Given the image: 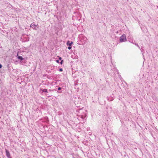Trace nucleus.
Instances as JSON below:
<instances>
[{
	"mask_svg": "<svg viewBox=\"0 0 158 158\" xmlns=\"http://www.w3.org/2000/svg\"><path fill=\"white\" fill-rule=\"evenodd\" d=\"M79 38L81 42L80 44H84L86 43L87 39L85 36L81 35L79 36Z\"/></svg>",
	"mask_w": 158,
	"mask_h": 158,
	"instance_id": "obj_1",
	"label": "nucleus"
},
{
	"mask_svg": "<svg viewBox=\"0 0 158 158\" xmlns=\"http://www.w3.org/2000/svg\"><path fill=\"white\" fill-rule=\"evenodd\" d=\"M127 41L126 36L125 34L123 35L121 37L120 39V42H123Z\"/></svg>",
	"mask_w": 158,
	"mask_h": 158,
	"instance_id": "obj_2",
	"label": "nucleus"
},
{
	"mask_svg": "<svg viewBox=\"0 0 158 158\" xmlns=\"http://www.w3.org/2000/svg\"><path fill=\"white\" fill-rule=\"evenodd\" d=\"M34 30H37V25L35 24L34 23H32L30 26Z\"/></svg>",
	"mask_w": 158,
	"mask_h": 158,
	"instance_id": "obj_3",
	"label": "nucleus"
},
{
	"mask_svg": "<svg viewBox=\"0 0 158 158\" xmlns=\"http://www.w3.org/2000/svg\"><path fill=\"white\" fill-rule=\"evenodd\" d=\"M6 152V155L8 158H11L10 157V155L9 151L6 149H5Z\"/></svg>",
	"mask_w": 158,
	"mask_h": 158,
	"instance_id": "obj_4",
	"label": "nucleus"
},
{
	"mask_svg": "<svg viewBox=\"0 0 158 158\" xmlns=\"http://www.w3.org/2000/svg\"><path fill=\"white\" fill-rule=\"evenodd\" d=\"M130 41L131 42V43H133V44H135L136 46H137V47H138L139 48V49H140V47L138 45V44H134V43H133V40H132V41H131V40H130Z\"/></svg>",
	"mask_w": 158,
	"mask_h": 158,
	"instance_id": "obj_5",
	"label": "nucleus"
},
{
	"mask_svg": "<svg viewBox=\"0 0 158 158\" xmlns=\"http://www.w3.org/2000/svg\"><path fill=\"white\" fill-rule=\"evenodd\" d=\"M73 44V42H70L69 41H68L67 43V44L69 45V46H71V44Z\"/></svg>",
	"mask_w": 158,
	"mask_h": 158,
	"instance_id": "obj_6",
	"label": "nucleus"
},
{
	"mask_svg": "<svg viewBox=\"0 0 158 158\" xmlns=\"http://www.w3.org/2000/svg\"><path fill=\"white\" fill-rule=\"evenodd\" d=\"M42 92H46V93H47L48 92V91L47 90V89H43L42 90Z\"/></svg>",
	"mask_w": 158,
	"mask_h": 158,
	"instance_id": "obj_7",
	"label": "nucleus"
},
{
	"mask_svg": "<svg viewBox=\"0 0 158 158\" xmlns=\"http://www.w3.org/2000/svg\"><path fill=\"white\" fill-rule=\"evenodd\" d=\"M18 58L21 60H23V59L22 56H19L18 57Z\"/></svg>",
	"mask_w": 158,
	"mask_h": 158,
	"instance_id": "obj_8",
	"label": "nucleus"
},
{
	"mask_svg": "<svg viewBox=\"0 0 158 158\" xmlns=\"http://www.w3.org/2000/svg\"><path fill=\"white\" fill-rule=\"evenodd\" d=\"M142 53V54L143 55V54L144 53V50L143 49H142V48H140V49Z\"/></svg>",
	"mask_w": 158,
	"mask_h": 158,
	"instance_id": "obj_9",
	"label": "nucleus"
},
{
	"mask_svg": "<svg viewBox=\"0 0 158 158\" xmlns=\"http://www.w3.org/2000/svg\"><path fill=\"white\" fill-rule=\"evenodd\" d=\"M68 48L69 50L71 49V46H69V47H68Z\"/></svg>",
	"mask_w": 158,
	"mask_h": 158,
	"instance_id": "obj_10",
	"label": "nucleus"
},
{
	"mask_svg": "<svg viewBox=\"0 0 158 158\" xmlns=\"http://www.w3.org/2000/svg\"><path fill=\"white\" fill-rule=\"evenodd\" d=\"M59 71L60 72H62L63 71V69L62 68H60L59 69Z\"/></svg>",
	"mask_w": 158,
	"mask_h": 158,
	"instance_id": "obj_11",
	"label": "nucleus"
},
{
	"mask_svg": "<svg viewBox=\"0 0 158 158\" xmlns=\"http://www.w3.org/2000/svg\"><path fill=\"white\" fill-rule=\"evenodd\" d=\"M61 87H59L58 88V90H61Z\"/></svg>",
	"mask_w": 158,
	"mask_h": 158,
	"instance_id": "obj_12",
	"label": "nucleus"
},
{
	"mask_svg": "<svg viewBox=\"0 0 158 158\" xmlns=\"http://www.w3.org/2000/svg\"><path fill=\"white\" fill-rule=\"evenodd\" d=\"M2 67V65H1V64H0V69Z\"/></svg>",
	"mask_w": 158,
	"mask_h": 158,
	"instance_id": "obj_13",
	"label": "nucleus"
},
{
	"mask_svg": "<svg viewBox=\"0 0 158 158\" xmlns=\"http://www.w3.org/2000/svg\"><path fill=\"white\" fill-rule=\"evenodd\" d=\"M58 61H58V60H56V62H58Z\"/></svg>",
	"mask_w": 158,
	"mask_h": 158,
	"instance_id": "obj_14",
	"label": "nucleus"
},
{
	"mask_svg": "<svg viewBox=\"0 0 158 158\" xmlns=\"http://www.w3.org/2000/svg\"><path fill=\"white\" fill-rule=\"evenodd\" d=\"M49 90L50 91H52V90H50V89Z\"/></svg>",
	"mask_w": 158,
	"mask_h": 158,
	"instance_id": "obj_15",
	"label": "nucleus"
},
{
	"mask_svg": "<svg viewBox=\"0 0 158 158\" xmlns=\"http://www.w3.org/2000/svg\"><path fill=\"white\" fill-rule=\"evenodd\" d=\"M62 61H61V64H62Z\"/></svg>",
	"mask_w": 158,
	"mask_h": 158,
	"instance_id": "obj_16",
	"label": "nucleus"
}]
</instances>
